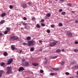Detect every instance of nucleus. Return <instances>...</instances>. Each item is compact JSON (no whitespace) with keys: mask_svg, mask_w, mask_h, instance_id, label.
<instances>
[{"mask_svg":"<svg viewBox=\"0 0 78 78\" xmlns=\"http://www.w3.org/2000/svg\"><path fill=\"white\" fill-rule=\"evenodd\" d=\"M1 66L2 67L3 66V67H5V63H4V62H1L0 64Z\"/></svg>","mask_w":78,"mask_h":78,"instance_id":"10","label":"nucleus"},{"mask_svg":"<svg viewBox=\"0 0 78 78\" xmlns=\"http://www.w3.org/2000/svg\"><path fill=\"white\" fill-rule=\"evenodd\" d=\"M73 51H74V52H78V50L77 49H74Z\"/></svg>","mask_w":78,"mask_h":78,"instance_id":"28","label":"nucleus"},{"mask_svg":"<svg viewBox=\"0 0 78 78\" xmlns=\"http://www.w3.org/2000/svg\"><path fill=\"white\" fill-rule=\"evenodd\" d=\"M39 43H42V41L41 40H40L39 41Z\"/></svg>","mask_w":78,"mask_h":78,"instance_id":"51","label":"nucleus"},{"mask_svg":"<svg viewBox=\"0 0 78 78\" xmlns=\"http://www.w3.org/2000/svg\"><path fill=\"white\" fill-rule=\"evenodd\" d=\"M25 70V69L22 67H20L19 68L18 70L19 71H23V70Z\"/></svg>","mask_w":78,"mask_h":78,"instance_id":"8","label":"nucleus"},{"mask_svg":"<svg viewBox=\"0 0 78 78\" xmlns=\"http://www.w3.org/2000/svg\"><path fill=\"white\" fill-rule=\"evenodd\" d=\"M8 54L7 53V52L4 51L3 53V55L5 56H6L8 55Z\"/></svg>","mask_w":78,"mask_h":78,"instance_id":"14","label":"nucleus"},{"mask_svg":"<svg viewBox=\"0 0 78 78\" xmlns=\"http://www.w3.org/2000/svg\"><path fill=\"white\" fill-rule=\"evenodd\" d=\"M47 16L48 17H50V16H51V14L50 13H48L47 14Z\"/></svg>","mask_w":78,"mask_h":78,"instance_id":"27","label":"nucleus"},{"mask_svg":"<svg viewBox=\"0 0 78 78\" xmlns=\"http://www.w3.org/2000/svg\"><path fill=\"white\" fill-rule=\"evenodd\" d=\"M5 13H3L2 14L1 16L2 17H5Z\"/></svg>","mask_w":78,"mask_h":78,"instance_id":"15","label":"nucleus"},{"mask_svg":"<svg viewBox=\"0 0 78 78\" xmlns=\"http://www.w3.org/2000/svg\"><path fill=\"white\" fill-rule=\"evenodd\" d=\"M27 4H28V5H31V2H28L27 3Z\"/></svg>","mask_w":78,"mask_h":78,"instance_id":"42","label":"nucleus"},{"mask_svg":"<svg viewBox=\"0 0 78 78\" xmlns=\"http://www.w3.org/2000/svg\"><path fill=\"white\" fill-rule=\"evenodd\" d=\"M23 19L24 20H27V18L26 17H24L23 18Z\"/></svg>","mask_w":78,"mask_h":78,"instance_id":"32","label":"nucleus"},{"mask_svg":"<svg viewBox=\"0 0 78 78\" xmlns=\"http://www.w3.org/2000/svg\"><path fill=\"white\" fill-rule=\"evenodd\" d=\"M22 7L23 8H25L27 7V5L25 4H23Z\"/></svg>","mask_w":78,"mask_h":78,"instance_id":"13","label":"nucleus"},{"mask_svg":"<svg viewBox=\"0 0 78 78\" xmlns=\"http://www.w3.org/2000/svg\"><path fill=\"white\" fill-rule=\"evenodd\" d=\"M45 59H46V58H45Z\"/></svg>","mask_w":78,"mask_h":78,"instance_id":"61","label":"nucleus"},{"mask_svg":"<svg viewBox=\"0 0 78 78\" xmlns=\"http://www.w3.org/2000/svg\"><path fill=\"white\" fill-rule=\"evenodd\" d=\"M19 51H20L18 52V53H22V50H20Z\"/></svg>","mask_w":78,"mask_h":78,"instance_id":"38","label":"nucleus"},{"mask_svg":"<svg viewBox=\"0 0 78 78\" xmlns=\"http://www.w3.org/2000/svg\"><path fill=\"white\" fill-rule=\"evenodd\" d=\"M68 5L70 7L72 6V4H71V3H69L68 4Z\"/></svg>","mask_w":78,"mask_h":78,"instance_id":"43","label":"nucleus"},{"mask_svg":"<svg viewBox=\"0 0 78 78\" xmlns=\"http://www.w3.org/2000/svg\"><path fill=\"white\" fill-rule=\"evenodd\" d=\"M27 39L28 40H30L31 39V37H27Z\"/></svg>","mask_w":78,"mask_h":78,"instance_id":"29","label":"nucleus"},{"mask_svg":"<svg viewBox=\"0 0 78 78\" xmlns=\"http://www.w3.org/2000/svg\"><path fill=\"white\" fill-rule=\"evenodd\" d=\"M56 53H60V52L61 51V50L60 49H58L56 50Z\"/></svg>","mask_w":78,"mask_h":78,"instance_id":"18","label":"nucleus"},{"mask_svg":"<svg viewBox=\"0 0 78 78\" xmlns=\"http://www.w3.org/2000/svg\"><path fill=\"white\" fill-rule=\"evenodd\" d=\"M60 2H63L64 1H65V0H60Z\"/></svg>","mask_w":78,"mask_h":78,"instance_id":"47","label":"nucleus"},{"mask_svg":"<svg viewBox=\"0 0 78 78\" xmlns=\"http://www.w3.org/2000/svg\"><path fill=\"white\" fill-rule=\"evenodd\" d=\"M47 33H50V30L49 29L47 30Z\"/></svg>","mask_w":78,"mask_h":78,"instance_id":"30","label":"nucleus"},{"mask_svg":"<svg viewBox=\"0 0 78 78\" xmlns=\"http://www.w3.org/2000/svg\"><path fill=\"white\" fill-rule=\"evenodd\" d=\"M13 61L12 58H9V59L8 61L7 62V65H9L12 63V62Z\"/></svg>","mask_w":78,"mask_h":78,"instance_id":"5","label":"nucleus"},{"mask_svg":"<svg viewBox=\"0 0 78 78\" xmlns=\"http://www.w3.org/2000/svg\"><path fill=\"white\" fill-rule=\"evenodd\" d=\"M47 61H46L45 62H44V65H45V64H47Z\"/></svg>","mask_w":78,"mask_h":78,"instance_id":"41","label":"nucleus"},{"mask_svg":"<svg viewBox=\"0 0 78 78\" xmlns=\"http://www.w3.org/2000/svg\"><path fill=\"white\" fill-rule=\"evenodd\" d=\"M55 1H58V0H55Z\"/></svg>","mask_w":78,"mask_h":78,"instance_id":"60","label":"nucleus"},{"mask_svg":"<svg viewBox=\"0 0 78 78\" xmlns=\"http://www.w3.org/2000/svg\"><path fill=\"white\" fill-rule=\"evenodd\" d=\"M59 12H62V9H60L59 10Z\"/></svg>","mask_w":78,"mask_h":78,"instance_id":"46","label":"nucleus"},{"mask_svg":"<svg viewBox=\"0 0 78 78\" xmlns=\"http://www.w3.org/2000/svg\"><path fill=\"white\" fill-rule=\"evenodd\" d=\"M35 17H32V20H35Z\"/></svg>","mask_w":78,"mask_h":78,"instance_id":"35","label":"nucleus"},{"mask_svg":"<svg viewBox=\"0 0 78 78\" xmlns=\"http://www.w3.org/2000/svg\"><path fill=\"white\" fill-rule=\"evenodd\" d=\"M75 23H78V20H76V21H75Z\"/></svg>","mask_w":78,"mask_h":78,"instance_id":"48","label":"nucleus"},{"mask_svg":"<svg viewBox=\"0 0 78 78\" xmlns=\"http://www.w3.org/2000/svg\"><path fill=\"white\" fill-rule=\"evenodd\" d=\"M22 25H23L27 26V25H28V24H27V23H25L24 22V23H23Z\"/></svg>","mask_w":78,"mask_h":78,"instance_id":"22","label":"nucleus"},{"mask_svg":"<svg viewBox=\"0 0 78 78\" xmlns=\"http://www.w3.org/2000/svg\"><path fill=\"white\" fill-rule=\"evenodd\" d=\"M75 63V62H71V64H73Z\"/></svg>","mask_w":78,"mask_h":78,"instance_id":"54","label":"nucleus"},{"mask_svg":"<svg viewBox=\"0 0 78 78\" xmlns=\"http://www.w3.org/2000/svg\"><path fill=\"white\" fill-rule=\"evenodd\" d=\"M32 65L34 66H39V64L38 63H33Z\"/></svg>","mask_w":78,"mask_h":78,"instance_id":"12","label":"nucleus"},{"mask_svg":"<svg viewBox=\"0 0 78 78\" xmlns=\"http://www.w3.org/2000/svg\"><path fill=\"white\" fill-rule=\"evenodd\" d=\"M75 12L74 11H71V12H72V13H73V12Z\"/></svg>","mask_w":78,"mask_h":78,"instance_id":"58","label":"nucleus"},{"mask_svg":"<svg viewBox=\"0 0 78 78\" xmlns=\"http://www.w3.org/2000/svg\"><path fill=\"white\" fill-rule=\"evenodd\" d=\"M11 48L12 50H15V46L13 45H12L11 46Z\"/></svg>","mask_w":78,"mask_h":78,"instance_id":"17","label":"nucleus"},{"mask_svg":"<svg viewBox=\"0 0 78 78\" xmlns=\"http://www.w3.org/2000/svg\"><path fill=\"white\" fill-rule=\"evenodd\" d=\"M9 8L10 9H12V8H13V6H12V5H10Z\"/></svg>","mask_w":78,"mask_h":78,"instance_id":"31","label":"nucleus"},{"mask_svg":"<svg viewBox=\"0 0 78 78\" xmlns=\"http://www.w3.org/2000/svg\"><path fill=\"white\" fill-rule=\"evenodd\" d=\"M21 30H23V28H21Z\"/></svg>","mask_w":78,"mask_h":78,"instance_id":"59","label":"nucleus"},{"mask_svg":"<svg viewBox=\"0 0 78 78\" xmlns=\"http://www.w3.org/2000/svg\"><path fill=\"white\" fill-rule=\"evenodd\" d=\"M50 75H51V76H53V75H54V73H51Z\"/></svg>","mask_w":78,"mask_h":78,"instance_id":"49","label":"nucleus"},{"mask_svg":"<svg viewBox=\"0 0 78 78\" xmlns=\"http://www.w3.org/2000/svg\"><path fill=\"white\" fill-rule=\"evenodd\" d=\"M3 72H4L2 70H1L0 71V78L2 77V76L3 73Z\"/></svg>","mask_w":78,"mask_h":78,"instance_id":"11","label":"nucleus"},{"mask_svg":"<svg viewBox=\"0 0 78 78\" xmlns=\"http://www.w3.org/2000/svg\"><path fill=\"white\" fill-rule=\"evenodd\" d=\"M62 51H64V49H62Z\"/></svg>","mask_w":78,"mask_h":78,"instance_id":"56","label":"nucleus"},{"mask_svg":"<svg viewBox=\"0 0 78 78\" xmlns=\"http://www.w3.org/2000/svg\"><path fill=\"white\" fill-rule=\"evenodd\" d=\"M24 28L25 29H28V28H27V26H25V27H24Z\"/></svg>","mask_w":78,"mask_h":78,"instance_id":"52","label":"nucleus"},{"mask_svg":"<svg viewBox=\"0 0 78 78\" xmlns=\"http://www.w3.org/2000/svg\"><path fill=\"white\" fill-rule=\"evenodd\" d=\"M22 61L23 62H24V61H25V59H23Z\"/></svg>","mask_w":78,"mask_h":78,"instance_id":"50","label":"nucleus"},{"mask_svg":"<svg viewBox=\"0 0 78 78\" xmlns=\"http://www.w3.org/2000/svg\"><path fill=\"white\" fill-rule=\"evenodd\" d=\"M57 57H58V56H55L54 57H52V59H55L56 58H57Z\"/></svg>","mask_w":78,"mask_h":78,"instance_id":"33","label":"nucleus"},{"mask_svg":"<svg viewBox=\"0 0 78 78\" xmlns=\"http://www.w3.org/2000/svg\"><path fill=\"white\" fill-rule=\"evenodd\" d=\"M61 65H62V66H63L64 64H65V62H62L60 63Z\"/></svg>","mask_w":78,"mask_h":78,"instance_id":"23","label":"nucleus"},{"mask_svg":"<svg viewBox=\"0 0 78 78\" xmlns=\"http://www.w3.org/2000/svg\"><path fill=\"white\" fill-rule=\"evenodd\" d=\"M40 73H44V71H43L42 70H40Z\"/></svg>","mask_w":78,"mask_h":78,"instance_id":"37","label":"nucleus"},{"mask_svg":"<svg viewBox=\"0 0 78 78\" xmlns=\"http://www.w3.org/2000/svg\"><path fill=\"white\" fill-rule=\"evenodd\" d=\"M34 50V48H30L31 51H33Z\"/></svg>","mask_w":78,"mask_h":78,"instance_id":"24","label":"nucleus"},{"mask_svg":"<svg viewBox=\"0 0 78 78\" xmlns=\"http://www.w3.org/2000/svg\"><path fill=\"white\" fill-rule=\"evenodd\" d=\"M58 25L59 27H62V23H59Z\"/></svg>","mask_w":78,"mask_h":78,"instance_id":"25","label":"nucleus"},{"mask_svg":"<svg viewBox=\"0 0 78 78\" xmlns=\"http://www.w3.org/2000/svg\"><path fill=\"white\" fill-rule=\"evenodd\" d=\"M41 26H42L43 27H44V26H45V24L43 23H41Z\"/></svg>","mask_w":78,"mask_h":78,"instance_id":"39","label":"nucleus"},{"mask_svg":"<svg viewBox=\"0 0 78 78\" xmlns=\"http://www.w3.org/2000/svg\"><path fill=\"white\" fill-rule=\"evenodd\" d=\"M5 22V20H2V21H1L0 22V23H1V24H3V23H4Z\"/></svg>","mask_w":78,"mask_h":78,"instance_id":"16","label":"nucleus"},{"mask_svg":"<svg viewBox=\"0 0 78 78\" xmlns=\"http://www.w3.org/2000/svg\"><path fill=\"white\" fill-rule=\"evenodd\" d=\"M74 44H78V42L77 41H75V43Z\"/></svg>","mask_w":78,"mask_h":78,"instance_id":"45","label":"nucleus"},{"mask_svg":"<svg viewBox=\"0 0 78 78\" xmlns=\"http://www.w3.org/2000/svg\"><path fill=\"white\" fill-rule=\"evenodd\" d=\"M22 64L23 66H28L29 65V63H28V62H23Z\"/></svg>","mask_w":78,"mask_h":78,"instance_id":"6","label":"nucleus"},{"mask_svg":"<svg viewBox=\"0 0 78 78\" xmlns=\"http://www.w3.org/2000/svg\"><path fill=\"white\" fill-rule=\"evenodd\" d=\"M67 34L69 37H71L72 36V34L70 32H67Z\"/></svg>","mask_w":78,"mask_h":78,"instance_id":"7","label":"nucleus"},{"mask_svg":"<svg viewBox=\"0 0 78 78\" xmlns=\"http://www.w3.org/2000/svg\"><path fill=\"white\" fill-rule=\"evenodd\" d=\"M65 74L66 75H69V73L68 72H66V73Z\"/></svg>","mask_w":78,"mask_h":78,"instance_id":"40","label":"nucleus"},{"mask_svg":"<svg viewBox=\"0 0 78 78\" xmlns=\"http://www.w3.org/2000/svg\"><path fill=\"white\" fill-rule=\"evenodd\" d=\"M23 45H27V43H24L23 44Z\"/></svg>","mask_w":78,"mask_h":78,"instance_id":"36","label":"nucleus"},{"mask_svg":"<svg viewBox=\"0 0 78 78\" xmlns=\"http://www.w3.org/2000/svg\"><path fill=\"white\" fill-rule=\"evenodd\" d=\"M51 28H54V27H55V25H51Z\"/></svg>","mask_w":78,"mask_h":78,"instance_id":"34","label":"nucleus"},{"mask_svg":"<svg viewBox=\"0 0 78 78\" xmlns=\"http://www.w3.org/2000/svg\"><path fill=\"white\" fill-rule=\"evenodd\" d=\"M27 28V29H30V27H28V28Z\"/></svg>","mask_w":78,"mask_h":78,"instance_id":"55","label":"nucleus"},{"mask_svg":"<svg viewBox=\"0 0 78 78\" xmlns=\"http://www.w3.org/2000/svg\"><path fill=\"white\" fill-rule=\"evenodd\" d=\"M44 20L42 19L41 20V22H44Z\"/></svg>","mask_w":78,"mask_h":78,"instance_id":"44","label":"nucleus"},{"mask_svg":"<svg viewBox=\"0 0 78 78\" xmlns=\"http://www.w3.org/2000/svg\"><path fill=\"white\" fill-rule=\"evenodd\" d=\"M6 29L7 31H9L11 30V28L10 27H6Z\"/></svg>","mask_w":78,"mask_h":78,"instance_id":"19","label":"nucleus"},{"mask_svg":"<svg viewBox=\"0 0 78 78\" xmlns=\"http://www.w3.org/2000/svg\"><path fill=\"white\" fill-rule=\"evenodd\" d=\"M52 69L54 71H58V70H59V69L58 68H52Z\"/></svg>","mask_w":78,"mask_h":78,"instance_id":"9","label":"nucleus"},{"mask_svg":"<svg viewBox=\"0 0 78 78\" xmlns=\"http://www.w3.org/2000/svg\"><path fill=\"white\" fill-rule=\"evenodd\" d=\"M57 43L58 41H54L51 43L49 44V45L50 47H54V46H55V45H56V44Z\"/></svg>","mask_w":78,"mask_h":78,"instance_id":"4","label":"nucleus"},{"mask_svg":"<svg viewBox=\"0 0 78 78\" xmlns=\"http://www.w3.org/2000/svg\"><path fill=\"white\" fill-rule=\"evenodd\" d=\"M39 51H42V49H39Z\"/></svg>","mask_w":78,"mask_h":78,"instance_id":"57","label":"nucleus"},{"mask_svg":"<svg viewBox=\"0 0 78 78\" xmlns=\"http://www.w3.org/2000/svg\"><path fill=\"white\" fill-rule=\"evenodd\" d=\"M36 27L38 28H40V25L39 24V23H38L37 24V25L36 26Z\"/></svg>","mask_w":78,"mask_h":78,"instance_id":"20","label":"nucleus"},{"mask_svg":"<svg viewBox=\"0 0 78 78\" xmlns=\"http://www.w3.org/2000/svg\"><path fill=\"white\" fill-rule=\"evenodd\" d=\"M27 43L29 46H30V45H34L36 44L35 41L33 40L29 41L27 42Z\"/></svg>","mask_w":78,"mask_h":78,"instance_id":"1","label":"nucleus"},{"mask_svg":"<svg viewBox=\"0 0 78 78\" xmlns=\"http://www.w3.org/2000/svg\"><path fill=\"white\" fill-rule=\"evenodd\" d=\"M10 39L11 40L15 41L16 40H17L19 39V37L17 36H15V35H13L10 37Z\"/></svg>","mask_w":78,"mask_h":78,"instance_id":"3","label":"nucleus"},{"mask_svg":"<svg viewBox=\"0 0 78 78\" xmlns=\"http://www.w3.org/2000/svg\"><path fill=\"white\" fill-rule=\"evenodd\" d=\"M8 31L7 30L5 31L4 33V34H8Z\"/></svg>","mask_w":78,"mask_h":78,"instance_id":"26","label":"nucleus"},{"mask_svg":"<svg viewBox=\"0 0 78 78\" xmlns=\"http://www.w3.org/2000/svg\"><path fill=\"white\" fill-rule=\"evenodd\" d=\"M7 69V72L6 73L7 74H10L12 72V67L11 66H8Z\"/></svg>","mask_w":78,"mask_h":78,"instance_id":"2","label":"nucleus"},{"mask_svg":"<svg viewBox=\"0 0 78 78\" xmlns=\"http://www.w3.org/2000/svg\"><path fill=\"white\" fill-rule=\"evenodd\" d=\"M2 35H3V34L2 33H0V36H2Z\"/></svg>","mask_w":78,"mask_h":78,"instance_id":"53","label":"nucleus"},{"mask_svg":"<svg viewBox=\"0 0 78 78\" xmlns=\"http://www.w3.org/2000/svg\"><path fill=\"white\" fill-rule=\"evenodd\" d=\"M66 14V12H62L61 13L62 15H65V14Z\"/></svg>","mask_w":78,"mask_h":78,"instance_id":"21","label":"nucleus"}]
</instances>
